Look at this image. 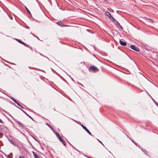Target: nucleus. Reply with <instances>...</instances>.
I'll return each mask as SVG.
<instances>
[{
  "label": "nucleus",
  "mask_w": 158,
  "mask_h": 158,
  "mask_svg": "<svg viewBox=\"0 0 158 158\" xmlns=\"http://www.w3.org/2000/svg\"><path fill=\"white\" fill-rule=\"evenodd\" d=\"M89 70L90 71H93L94 72H95L98 70L97 68L94 66H93L90 67L89 69Z\"/></svg>",
  "instance_id": "obj_1"
},
{
  "label": "nucleus",
  "mask_w": 158,
  "mask_h": 158,
  "mask_svg": "<svg viewBox=\"0 0 158 158\" xmlns=\"http://www.w3.org/2000/svg\"><path fill=\"white\" fill-rule=\"evenodd\" d=\"M131 48L133 50L137 52H139V49L138 47H135V46L133 45H131Z\"/></svg>",
  "instance_id": "obj_2"
},
{
  "label": "nucleus",
  "mask_w": 158,
  "mask_h": 158,
  "mask_svg": "<svg viewBox=\"0 0 158 158\" xmlns=\"http://www.w3.org/2000/svg\"><path fill=\"white\" fill-rule=\"evenodd\" d=\"M81 126L82 127L83 129H84L89 135H91V134L90 132L82 124L81 125Z\"/></svg>",
  "instance_id": "obj_3"
},
{
  "label": "nucleus",
  "mask_w": 158,
  "mask_h": 158,
  "mask_svg": "<svg viewBox=\"0 0 158 158\" xmlns=\"http://www.w3.org/2000/svg\"><path fill=\"white\" fill-rule=\"evenodd\" d=\"M17 107H18L17 106ZM18 108L20 109L21 110H22L24 113H25L27 116L28 117H29L31 119L33 120V119L32 117H31L27 113H26V112H25L24 110H23L21 109L20 108L18 107Z\"/></svg>",
  "instance_id": "obj_4"
},
{
  "label": "nucleus",
  "mask_w": 158,
  "mask_h": 158,
  "mask_svg": "<svg viewBox=\"0 0 158 158\" xmlns=\"http://www.w3.org/2000/svg\"><path fill=\"white\" fill-rule=\"evenodd\" d=\"M59 139L63 143V144L65 146L66 145V143L64 139L60 137L59 138Z\"/></svg>",
  "instance_id": "obj_5"
},
{
  "label": "nucleus",
  "mask_w": 158,
  "mask_h": 158,
  "mask_svg": "<svg viewBox=\"0 0 158 158\" xmlns=\"http://www.w3.org/2000/svg\"><path fill=\"white\" fill-rule=\"evenodd\" d=\"M119 42L120 44L122 45L125 46L127 45V43L126 42H123L122 40H120Z\"/></svg>",
  "instance_id": "obj_6"
},
{
  "label": "nucleus",
  "mask_w": 158,
  "mask_h": 158,
  "mask_svg": "<svg viewBox=\"0 0 158 158\" xmlns=\"http://www.w3.org/2000/svg\"><path fill=\"white\" fill-rule=\"evenodd\" d=\"M15 39L17 41H18L19 43L23 44L25 46H26V44H25L23 42L21 41L20 40L17 39Z\"/></svg>",
  "instance_id": "obj_7"
},
{
  "label": "nucleus",
  "mask_w": 158,
  "mask_h": 158,
  "mask_svg": "<svg viewBox=\"0 0 158 158\" xmlns=\"http://www.w3.org/2000/svg\"><path fill=\"white\" fill-rule=\"evenodd\" d=\"M106 15L108 16L109 18H110L112 16L108 12H106Z\"/></svg>",
  "instance_id": "obj_8"
},
{
  "label": "nucleus",
  "mask_w": 158,
  "mask_h": 158,
  "mask_svg": "<svg viewBox=\"0 0 158 158\" xmlns=\"http://www.w3.org/2000/svg\"><path fill=\"white\" fill-rule=\"evenodd\" d=\"M32 152L35 158H39V156H38L37 155L36 153L34 152Z\"/></svg>",
  "instance_id": "obj_9"
},
{
  "label": "nucleus",
  "mask_w": 158,
  "mask_h": 158,
  "mask_svg": "<svg viewBox=\"0 0 158 158\" xmlns=\"http://www.w3.org/2000/svg\"><path fill=\"white\" fill-rule=\"evenodd\" d=\"M16 122L21 127H23V125L20 122L16 121Z\"/></svg>",
  "instance_id": "obj_10"
},
{
  "label": "nucleus",
  "mask_w": 158,
  "mask_h": 158,
  "mask_svg": "<svg viewBox=\"0 0 158 158\" xmlns=\"http://www.w3.org/2000/svg\"><path fill=\"white\" fill-rule=\"evenodd\" d=\"M10 143L14 145H16V143H15V142H14V141L12 140H10Z\"/></svg>",
  "instance_id": "obj_11"
},
{
  "label": "nucleus",
  "mask_w": 158,
  "mask_h": 158,
  "mask_svg": "<svg viewBox=\"0 0 158 158\" xmlns=\"http://www.w3.org/2000/svg\"><path fill=\"white\" fill-rule=\"evenodd\" d=\"M10 98L15 103H16L17 102L16 100L13 97H10Z\"/></svg>",
  "instance_id": "obj_12"
},
{
  "label": "nucleus",
  "mask_w": 158,
  "mask_h": 158,
  "mask_svg": "<svg viewBox=\"0 0 158 158\" xmlns=\"http://www.w3.org/2000/svg\"><path fill=\"white\" fill-rule=\"evenodd\" d=\"M25 7L26 10L27 11L28 13L29 14H31V12L28 9V8L26 6H25Z\"/></svg>",
  "instance_id": "obj_13"
},
{
  "label": "nucleus",
  "mask_w": 158,
  "mask_h": 158,
  "mask_svg": "<svg viewBox=\"0 0 158 158\" xmlns=\"http://www.w3.org/2000/svg\"><path fill=\"white\" fill-rule=\"evenodd\" d=\"M56 136L59 138L60 137V135H59V134L57 132H56V133H55Z\"/></svg>",
  "instance_id": "obj_14"
},
{
  "label": "nucleus",
  "mask_w": 158,
  "mask_h": 158,
  "mask_svg": "<svg viewBox=\"0 0 158 158\" xmlns=\"http://www.w3.org/2000/svg\"><path fill=\"white\" fill-rule=\"evenodd\" d=\"M16 103L18 105L20 106L22 108H24L22 106H21L20 104L18 102H17Z\"/></svg>",
  "instance_id": "obj_15"
},
{
  "label": "nucleus",
  "mask_w": 158,
  "mask_h": 158,
  "mask_svg": "<svg viewBox=\"0 0 158 158\" xmlns=\"http://www.w3.org/2000/svg\"><path fill=\"white\" fill-rule=\"evenodd\" d=\"M46 123V124L49 127H50L52 130V127L51 126H50L48 123Z\"/></svg>",
  "instance_id": "obj_16"
},
{
  "label": "nucleus",
  "mask_w": 158,
  "mask_h": 158,
  "mask_svg": "<svg viewBox=\"0 0 158 158\" xmlns=\"http://www.w3.org/2000/svg\"><path fill=\"white\" fill-rule=\"evenodd\" d=\"M111 18H110V19L111 20H112V21H114H114L115 19H114V18L113 17L111 16Z\"/></svg>",
  "instance_id": "obj_17"
},
{
  "label": "nucleus",
  "mask_w": 158,
  "mask_h": 158,
  "mask_svg": "<svg viewBox=\"0 0 158 158\" xmlns=\"http://www.w3.org/2000/svg\"><path fill=\"white\" fill-rule=\"evenodd\" d=\"M116 24L118 26L120 25V23L118 22H117Z\"/></svg>",
  "instance_id": "obj_18"
},
{
  "label": "nucleus",
  "mask_w": 158,
  "mask_h": 158,
  "mask_svg": "<svg viewBox=\"0 0 158 158\" xmlns=\"http://www.w3.org/2000/svg\"><path fill=\"white\" fill-rule=\"evenodd\" d=\"M31 34L34 37H36L38 39H39V38H38V37L37 36H36L35 35H34V34L32 33L31 32Z\"/></svg>",
  "instance_id": "obj_19"
},
{
  "label": "nucleus",
  "mask_w": 158,
  "mask_h": 158,
  "mask_svg": "<svg viewBox=\"0 0 158 158\" xmlns=\"http://www.w3.org/2000/svg\"><path fill=\"white\" fill-rule=\"evenodd\" d=\"M118 26L121 29H123L122 27L121 26V25H119Z\"/></svg>",
  "instance_id": "obj_20"
},
{
  "label": "nucleus",
  "mask_w": 158,
  "mask_h": 158,
  "mask_svg": "<svg viewBox=\"0 0 158 158\" xmlns=\"http://www.w3.org/2000/svg\"><path fill=\"white\" fill-rule=\"evenodd\" d=\"M98 141L100 142L102 144L103 146H104V145L102 143V142L100 141V140H99L98 139Z\"/></svg>",
  "instance_id": "obj_21"
},
{
  "label": "nucleus",
  "mask_w": 158,
  "mask_h": 158,
  "mask_svg": "<svg viewBox=\"0 0 158 158\" xmlns=\"http://www.w3.org/2000/svg\"><path fill=\"white\" fill-rule=\"evenodd\" d=\"M19 158H24V157L22 156H19Z\"/></svg>",
  "instance_id": "obj_22"
},
{
  "label": "nucleus",
  "mask_w": 158,
  "mask_h": 158,
  "mask_svg": "<svg viewBox=\"0 0 158 158\" xmlns=\"http://www.w3.org/2000/svg\"><path fill=\"white\" fill-rule=\"evenodd\" d=\"M131 141L135 143L136 144V143H135L134 142V141L132 140V139H131Z\"/></svg>",
  "instance_id": "obj_23"
},
{
  "label": "nucleus",
  "mask_w": 158,
  "mask_h": 158,
  "mask_svg": "<svg viewBox=\"0 0 158 158\" xmlns=\"http://www.w3.org/2000/svg\"><path fill=\"white\" fill-rule=\"evenodd\" d=\"M2 120H1V119H0V123H2Z\"/></svg>",
  "instance_id": "obj_24"
},
{
  "label": "nucleus",
  "mask_w": 158,
  "mask_h": 158,
  "mask_svg": "<svg viewBox=\"0 0 158 158\" xmlns=\"http://www.w3.org/2000/svg\"><path fill=\"white\" fill-rule=\"evenodd\" d=\"M64 26H65V27H69V25H64Z\"/></svg>",
  "instance_id": "obj_25"
},
{
  "label": "nucleus",
  "mask_w": 158,
  "mask_h": 158,
  "mask_svg": "<svg viewBox=\"0 0 158 158\" xmlns=\"http://www.w3.org/2000/svg\"><path fill=\"white\" fill-rule=\"evenodd\" d=\"M78 84H80V85H82L81 84L79 83V82H78Z\"/></svg>",
  "instance_id": "obj_26"
},
{
  "label": "nucleus",
  "mask_w": 158,
  "mask_h": 158,
  "mask_svg": "<svg viewBox=\"0 0 158 158\" xmlns=\"http://www.w3.org/2000/svg\"><path fill=\"white\" fill-rule=\"evenodd\" d=\"M133 62L135 63V62L134 61V60H133Z\"/></svg>",
  "instance_id": "obj_27"
},
{
  "label": "nucleus",
  "mask_w": 158,
  "mask_h": 158,
  "mask_svg": "<svg viewBox=\"0 0 158 158\" xmlns=\"http://www.w3.org/2000/svg\"><path fill=\"white\" fill-rule=\"evenodd\" d=\"M27 44H26V46H27Z\"/></svg>",
  "instance_id": "obj_28"
}]
</instances>
